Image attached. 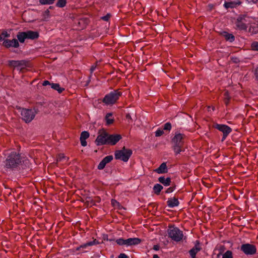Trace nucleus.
<instances>
[{"label":"nucleus","mask_w":258,"mask_h":258,"mask_svg":"<svg viewBox=\"0 0 258 258\" xmlns=\"http://www.w3.org/2000/svg\"><path fill=\"white\" fill-rule=\"evenodd\" d=\"M67 3V0H58L56 4V6L59 8L64 7Z\"/></svg>","instance_id":"31"},{"label":"nucleus","mask_w":258,"mask_h":258,"mask_svg":"<svg viewBox=\"0 0 258 258\" xmlns=\"http://www.w3.org/2000/svg\"><path fill=\"white\" fill-rule=\"evenodd\" d=\"M200 243L198 240L196 241L195 246L189 250V254L191 258H196V254L201 249Z\"/></svg>","instance_id":"16"},{"label":"nucleus","mask_w":258,"mask_h":258,"mask_svg":"<svg viewBox=\"0 0 258 258\" xmlns=\"http://www.w3.org/2000/svg\"><path fill=\"white\" fill-rule=\"evenodd\" d=\"M241 2L240 0H236L232 2H225L224 4V7L228 9L229 8H234L241 4Z\"/></svg>","instance_id":"17"},{"label":"nucleus","mask_w":258,"mask_h":258,"mask_svg":"<svg viewBox=\"0 0 258 258\" xmlns=\"http://www.w3.org/2000/svg\"><path fill=\"white\" fill-rule=\"evenodd\" d=\"M113 160L112 155H108L104 157L98 165V169L102 170L104 169L106 164L110 162Z\"/></svg>","instance_id":"15"},{"label":"nucleus","mask_w":258,"mask_h":258,"mask_svg":"<svg viewBox=\"0 0 258 258\" xmlns=\"http://www.w3.org/2000/svg\"><path fill=\"white\" fill-rule=\"evenodd\" d=\"M167 233L169 237L176 242L181 241L183 237V232L179 228L174 226L169 227Z\"/></svg>","instance_id":"5"},{"label":"nucleus","mask_w":258,"mask_h":258,"mask_svg":"<svg viewBox=\"0 0 258 258\" xmlns=\"http://www.w3.org/2000/svg\"><path fill=\"white\" fill-rule=\"evenodd\" d=\"M185 137V136L184 134L176 133L172 139V148L175 155L179 154L183 151L182 148Z\"/></svg>","instance_id":"2"},{"label":"nucleus","mask_w":258,"mask_h":258,"mask_svg":"<svg viewBox=\"0 0 258 258\" xmlns=\"http://www.w3.org/2000/svg\"><path fill=\"white\" fill-rule=\"evenodd\" d=\"M54 1L55 0H39V3L43 5H51Z\"/></svg>","instance_id":"32"},{"label":"nucleus","mask_w":258,"mask_h":258,"mask_svg":"<svg viewBox=\"0 0 258 258\" xmlns=\"http://www.w3.org/2000/svg\"><path fill=\"white\" fill-rule=\"evenodd\" d=\"M23 164L28 166L29 160L26 157H21L20 154L15 151L9 154L5 161V167L12 170L18 169Z\"/></svg>","instance_id":"1"},{"label":"nucleus","mask_w":258,"mask_h":258,"mask_svg":"<svg viewBox=\"0 0 258 258\" xmlns=\"http://www.w3.org/2000/svg\"><path fill=\"white\" fill-rule=\"evenodd\" d=\"M212 109H213V110H214V107H212Z\"/></svg>","instance_id":"51"},{"label":"nucleus","mask_w":258,"mask_h":258,"mask_svg":"<svg viewBox=\"0 0 258 258\" xmlns=\"http://www.w3.org/2000/svg\"><path fill=\"white\" fill-rule=\"evenodd\" d=\"M116 202V201H114V200H113L111 201V202H112V204H113V202Z\"/></svg>","instance_id":"48"},{"label":"nucleus","mask_w":258,"mask_h":258,"mask_svg":"<svg viewBox=\"0 0 258 258\" xmlns=\"http://www.w3.org/2000/svg\"><path fill=\"white\" fill-rule=\"evenodd\" d=\"M51 83H50L48 81L45 80V81H43V82L42 83V85L44 86H46L47 85H49L51 86Z\"/></svg>","instance_id":"42"},{"label":"nucleus","mask_w":258,"mask_h":258,"mask_svg":"<svg viewBox=\"0 0 258 258\" xmlns=\"http://www.w3.org/2000/svg\"><path fill=\"white\" fill-rule=\"evenodd\" d=\"M163 129L164 130L170 131L171 129V124L170 122H167L164 125Z\"/></svg>","instance_id":"36"},{"label":"nucleus","mask_w":258,"mask_h":258,"mask_svg":"<svg viewBox=\"0 0 258 258\" xmlns=\"http://www.w3.org/2000/svg\"><path fill=\"white\" fill-rule=\"evenodd\" d=\"M126 118L128 120L129 122H132V119L131 115L129 113H127L125 115Z\"/></svg>","instance_id":"40"},{"label":"nucleus","mask_w":258,"mask_h":258,"mask_svg":"<svg viewBox=\"0 0 258 258\" xmlns=\"http://www.w3.org/2000/svg\"><path fill=\"white\" fill-rule=\"evenodd\" d=\"M110 18V15L109 14H107L106 16H104L101 18V19L105 21H108Z\"/></svg>","instance_id":"38"},{"label":"nucleus","mask_w":258,"mask_h":258,"mask_svg":"<svg viewBox=\"0 0 258 258\" xmlns=\"http://www.w3.org/2000/svg\"><path fill=\"white\" fill-rule=\"evenodd\" d=\"M81 248H81V245H80V246L77 247L76 248V250H80V249H81Z\"/></svg>","instance_id":"46"},{"label":"nucleus","mask_w":258,"mask_h":258,"mask_svg":"<svg viewBox=\"0 0 258 258\" xmlns=\"http://www.w3.org/2000/svg\"><path fill=\"white\" fill-rule=\"evenodd\" d=\"M141 242L139 238H130L126 239L118 238L116 240V242L119 245H125L126 246L138 245Z\"/></svg>","instance_id":"6"},{"label":"nucleus","mask_w":258,"mask_h":258,"mask_svg":"<svg viewBox=\"0 0 258 258\" xmlns=\"http://www.w3.org/2000/svg\"><path fill=\"white\" fill-rule=\"evenodd\" d=\"M153 258H159V257L157 254H154Z\"/></svg>","instance_id":"45"},{"label":"nucleus","mask_w":258,"mask_h":258,"mask_svg":"<svg viewBox=\"0 0 258 258\" xmlns=\"http://www.w3.org/2000/svg\"><path fill=\"white\" fill-rule=\"evenodd\" d=\"M222 258H233L232 252L230 250L226 251L222 256Z\"/></svg>","instance_id":"33"},{"label":"nucleus","mask_w":258,"mask_h":258,"mask_svg":"<svg viewBox=\"0 0 258 258\" xmlns=\"http://www.w3.org/2000/svg\"><path fill=\"white\" fill-rule=\"evenodd\" d=\"M158 181L165 186H168L170 184L171 179L169 177L165 178L164 176L160 177Z\"/></svg>","instance_id":"22"},{"label":"nucleus","mask_w":258,"mask_h":258,"mask_svg":"<svg viewBox=\"0 0 258 258\" xmlns=\"http://www.w3.org/2000/svg\"><path fill=\"white\" fill-rule=\"evenodd\" d=\"M96 240L95 239L92 241H90V242H87L85 244L81 245V247L82 248H86L88 246H92V245L96 244Z\"/></svg>","instance_id":"30"},{"label":"nucleus","mask_w":258,"mask_h":258,"mask_svg":"<svg viewBox=\"0 0 258 258\" xmlns=\"http://www.w3.org/2000/svg\"><path fill=\"white\" fill-rule=\"evenodd\" d=\"M10 36V34H9L6 31H3L0 34V42L4 41L5 40V38L9 37Z\"/></svg>","instance_id":"29"},{"label":"nucleus","mask_w":258,"mask_h":258,"mask_svg":"<svg viewBox=\"0 0 258 258\" xmlns=\"http://www.w3.org/2000/svg\"><path fill=\"white\" fill-rule=\"evenodd\" d=\"M252 1L253 3H256L258 1V0H252Z\"/></svg>","instance_id":"47"},{"label":"nucleus","mask_w":258,"mask_h":258,"mask_svg":"<svg viewBox=\"0 0 258 258\" xmlns=\"http://www.w3.org/2000/svg\"><path fill=\"white\" fill-rule=\"evenodd\" d=\"M68 161V158L64 156L63 154H59L58 155L57 158V162H62L63 164H66L67 163Z\"/></svg>","instance_id":"26"},{"label":"nucleus","mask_w":258,"mask_h":258,"mask_svg":"<svg viewBox=\"0 0 258 258\" xmlns=\"http://www.w3.org/2000/svg\"><path fill=\"white\" fill-rule=\"evenodd\" d=\"M108 134L105 131L99 133L97 136L95 143L97 145H103L107 144Z\"/></svg>","instance_id":"10"},{"label":"nucleus","mask_w":258,"mask_h":258,"mask_svg":"<svg viewBox=\"0 0 258 258\" xmlns=\"http://www.w3.org/2000/svg\"><path fill=\"white\" fill-rule=\"evenodd\" d=\"M96 65H92L90 68V74L92 75V74L93 73V72L96 69Z\"/></svg>","instance_id":"41"},{"label":"nucleus","mask_w":258,"mask_h":258,"mask_svg":"<svg viewBox=\"0 0 258 258\" xmlns=\"http://www.w3.org/2000/svg\"><path fill=\"white\" fill-rule=\"evenodd\" d=\"M121 139V135L119 134L109 135L108 136L107 144L115 145Z\"/></svg>","instance_id":"13"},{"label":"nucleus","mask_w":258,"mask_h":258,"mask_svg":"<svg viewBox=\"0 0 258 258\" xmlns=\"http://www.w3.org/2000/svg\"><path fill=\"white\" fill-rule=\"evenodd\" d=\"M155 171L158 174L166 173L168 172L167 167L165 162L162 163L160 166L155 170Z\"/></svg>","instance_id":"20"},{"label":"nucleus","mask_w":258,"mask_h":258,"mask_svg":"<svg viewBox=\"0 0 258 258\" xmlns=\"http://www.w3.org/2000/svg\"><path fill=\"white\" fill-rule=\"evenodd\" d=\"M8 64L10 67L16 68L18 69L22 70L27 66V62L24 60H10L8 61Z\"/></svg>","instance_id":"12"},{"label":"nucleus","mask_w":258,"mask_h":258,"mask_svg":"<svg viewBox=\"0 0 258 258\" xmlns=\"http://www.w3.org/2000/svg\"><path fill=\"white\" fill-rule=\"evenodd\" d=\"M167 203L168 206L170 208H173L176 207L179 204L178 199L175 198L168 199Z\"/></svg>","instance_id":"21"},{"label":"nucleus","mask_w":258,"mask_h":258,"mask_svg":"<svg viewBox=\"0 0 258 258\" xmlns=\"http://www.w3.org/2000/svg\"><path fill=\"white\" fill-rule=\"evenodd\" d=\"M251 49L254 51H258V42L254 41L250 45Z\"/></svg>","instance_id":"34"},{"label":"nucleus","mask_w":258,"mask_h":258,"mask_svg":"<svg viewBox=\"0 0 258 258\" xmlns=\"http://www.w3.org/2000/svg\"><path fill=\"white\" fill-rule=\"evenodd\" d=\"M224 96H225V98H224L225 103L226 105H227L228 104L229 101L230 99V97L229 96L228 92H225Z\"/></svg>","instance_id":"35"},{"label":"nucleus","mask_w":258,"mask_h":258,"mask_svg":"<svg viewBox=\"0 0 258 258\" xmlns=\"http://www.w3.org/2000/svg\"><path fill=\"white\" fill-rule=\"evenodd\" d=\"M163 189V186L160 185V184H156L154 185L153 187V190L156 195H159L160 191Z\"/></svg>","instance_id":"28"},{"label":"nucleus","mask_w":258,"mask_h":258,"mask_svg":"<svg viewBox=\"0 0 258 258\" xmlns=\"http://www.w3.org/2000/svg\"><path fill=\"white\" fill-rule=\"evenodd\" d=\"M241 250L246 255H253L256 252V248L254 245L249 243L243 244L240 247Z\"/></svg>","instance_id":"9"},{"label":"nucleus","mask_w":258,"mask_h":258,"mask_svg":"<svg viewBox=\"0 0 258 258\" xmlns=\"http://www.w3.org/2000/svg\"><path fill=\"white\" fill-rule=\"evenodd\" d=\"M105 120L107 125L111 124L114 122V118L112 117L111 113H108L105 116Z\"/></svg>","instance_id":"25"},{"label":"nucleus","mask_w":258,"mask_h":258,"mask_svg":"<svg viewBox=\"0 0 258 258\" xmlns=\"http://www.w3.org/2000/svg\"><path fill=\"white\" fill-rule=\"evenodd\" d=\"M214 127L219 131L222 132V142L226 139L228 135L232 132V129L231 127L225 124L217 123L214 125Z\"/></svg>","instance_id":"8"},{"label":"nucleus","mask_w":258,"mask_h":258,"mask_svg":"<svg viewBox=\"0 0 258 258\" xmlns=\"http://www.w3.org/2000/svg\"><path fill=\"white\" fill-rule=\"evenodd\" d=\"M159 246H158V245H155L154 246V247H153V249H154V250H159Z\"/></svg>","instance_id":"44"},{"label":"nucleus","mask_w":258,"mask_h":258,"mask_svg":"<svg viewBox=\"0 0 258 258\" xmlns=\"http://www.w3.org/2000/svg\"><path fill=\"white\" fill-rule=\"evenodd\" d=\"M17 38L20 42L23 43L25 40L27 39L25 32L18 33Z\"/></svg>","instance_id":"27"},{"label":"nucleus","mask_w":258,"mask_h":258,"mask_svg":"<svg viewBox=\"0 0 258 258\" xmlns=\"http://www.w3.org/2000/svg\"><path fill=\"white\" fill-rule=\"evenodd\" d=\"M122 93L118 90H115L110 92L105 95L102 100V102L106 105H112L115 104L118 100Z\"/></svg>","instance_id":"3"},{"label":"nucleus","mask_w":258,"mask_h":258,"mask_svg":"<svg viewBox=\"0 0 258 258\" xmlns=\"http://www.w3.org/2000/svg\"><path fill=\"white\" fill-rule=\"evenodd\" d=\"M257 30H255V31L254 32V33H257Z\"/></svg>","instance_id":"49"},{"label":"nucleus","mask_w":258,"mask_h":258,"mask_svg":"<svg viewBox=\"0 0 258 258\" xmlns=\"http://www.w3.org/2000/svg\"><path fill=\"white\" fill-rule=\"evenodd\" d=\"M89 137V133L87 131L82 132L80 136V142L81 145L83 147L87 146L86 140Z\"/></svg>","instance_id":"19"},{"label":"nucleus","mask_w":258,"mask_h":258,"mask_svg":"<svg viewBox=\"0 0 258 258\" xmlns=\"http://www.w3.org/2000/svg\"><path fill=\"white\" fill-rule=\"evenodd\" d=\"M27 39L34 40L38 38L39 35L38 32L29 30L25 32Z\"/></svg>","instance_id":"18"},{"label":"nucleus","mask_w":258,"mask_h":258,"mask_svg":"<svg viewBox=\"0 0 258 258\" xmlns=\"http://www.w3.org/2000/svg\"><path fill=\"white\" fill-rule=\"evenodd\" d=\"M174 187H170L167 189L165 192L167 194H169V193L173 192L174 191Z\"/></svg>","instance_id":"39"},{"label":"nucleus","mask_w":258,"mask_h":258,"mask_svg":"<svg viewBox=\"0 0 258 258\" xmlns=\"http://www.w3.org/2000/svg\"><path fill=\"white\" fill-rule=\"evenodd\" d=\"M3 45L7 48H10L11 47L17 48L19 46V43L16 39H13L11 40L6 39L4 41Z\"/></svg>","instance_id":"14"},{"label":"nucleus","mask_w":258,"mask_h":258,"mask_svg":"<svg viewBox=\"0 0 258 258\" xmlns=\"http://www.w3.org/2000/svg\"><path fill=\"white\" fill-rule=\"evenodd\" d=\"M245 17L239 16L235 22L236 29L239 30H246L247 26L245 24Z\"/></svg>","instance_id":"11"},{"label":"nucleus","mask_w":258,"mask_h":258,"mask_svg":"<svg viewBox=\"0 0 258 258\" xmlns=\"http://www.w3.org/2000/svg\"><path fill=\"white\" fill-rule=\"evenodd\" d=\"M223 35L225 39L230 42L234 41L235 40V37L232 34L229 33L227 32H224Z\"/></svg>","instance_id":"23"},{"label":"nucleus","mask_w":258,"mask_h":258,"mask_svg":"<svg viewBox=\"0 0 258 258\" xmlns=\"http://www.w3.org/2000/svg\"><path fill=\"white\" fill-rule=\"evenodd\" d=\"M118 258H128L127 256L124 254V253H120L119 256Z\"/></svg>","instance_id":"43"},{"label":"nucleus","mask_w":258,"mask_h":258,"mask_svg":"<svg viewBox=\"0 0 258 258\" xmlns=\"http://www.w3.org/2000/svg\"><path fill=\"white\" fill-rule=\"evenodd\" d=\"M132 150L123 147L121 150H116L114 153L115 159L126 162L132 155Z\"/></svg>","instance_id":"4"},{"label":"nucleus","mask_w":258,"mask_h":258,"mask_svg":"<svg viewBox=\"0 0 258 258\" xmlns=\"http://www.w3.org/2000/svg\"><path fill=\"white\" fill-rule=\"evenodd\" d=\"M51 88L57 91L59 93H62L64 90V89L60 87L59 84L57 83H51Z\"/></svg>","instance_id":"24"},{"label":"nucleus","mask_w":258,"mask_h":258,"mask_svg":"<svg viewBox=\"0 0 258 258\" xmlns=\"http://www.w3.org/2000/svg\"><path fill=\"white\" fill-rule=\"evenodd\" d=\"M164 134V132L162 130L158 129L155 132V136L156 137H160Z\"/></svg>","instance_id":"37"},{"label":"nucleus","mask_w":258,"mask_h":258,"mask_svg":"<svg viewBox=\"0 0 258 258\" xmlns=\"http://www.w3.org/2000/svg\"><path fill=\"white\" fill-rule=\"evenodd\" d=\"M36 114L35 109L23 108L21 111L22 118L26 122H31L35 117Z\"/></svg>","instance_id":"7"},{"label":"nucleus","mask_w":258,"mask_h":258,"mask_svg":"<svg viewBox=\"0 0 258 258\" xmlns=\"http://www.w3.org/2000/svg\"><path fill=\"white\" fill-rule=\"evenodd\" d=\"M251 27H250V28H249V31H251Z\"/></svg>","instance_id":"50"}]
</instances>
